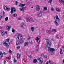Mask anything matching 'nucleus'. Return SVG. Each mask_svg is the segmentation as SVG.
<instances>
[{
    "instance_id": "nucleus-1",
    "label": "nucleus",
    "mask_w": 64,
    "mask_h": 64,
    "mask_svg": "<svg viewBox=\"0 0 64 64\" xmlns=\"http://www.w3.org/2000/svg\"><path fill=\"white\" fill-rule=\"evenodd\" d=\"M46 43L48 45L47 47H48L49 46H51L52 43L49 41V39H46Z\"/></svg>"
},
{
    "instance_id": "nucleus-2",
    "label": "nucleus",
    "mask_w": 64,
    "mask_h": 64,
    "mask_svg": "<svg viewBox=\"0 0 64 64\" xmlns=\"http://www.w3.org/2000/svg\"><path fill=\"white\" fill-rule=\"evenodd\" d=\"M11 11H10V13L11 14H12L13 13V10H14V12H15L16 11V9H15V8H11Z\"/></svg>"
},
{
    "instance_id": "nucleus-3",
    "label": "nucleus",
    "mask_w": 64,
    "mask_h": 64,
    "mask_svg": "<svg viewBox=\"0 0 64 64\" xmlns=\"http://www.w3.org/2000/svg\"><path fill=\"white\" fill-rule=\"evenodd\" d=\"M48 49L49 51H50L51 52H53V51H54L55 50V49L52 48H50V47H48Z\"/></svg>"
},
{
    "instance_id": "nucleus-4",
    "label": "nucleus",
    "mask_w": 64,
    "mask_h": 64,
    "mask_svg": "<svg viewBox=\"0 0 64 64\" xmlns=\"http://www.w3.org/2000/svg\"><path fill=\"white\" fill-rule=\"evenodd\" d=\"M54 18H56V20H57L56 21H58V22H60V19L58 18V16L57 15H56Z\"/></svg>"
},
{
    "instance_id": "nucleus-5",
    "label": "nucleus",
    "mask_w": 64,
    "mask_h": 64,
    "mask_svg": "<svg viewBox=\"0 0 64 64\" xmlns=\"http://www.w3.org/2000/svg\"><path fill=\"white\" fill-rule=\"evenodd\" d=\"M29 20L30 21H31L32 22H34V20L32 19V18L31 17H30L29 18H27V20Z\"/></svg>"
},
{
    "instance_id": "nucleus-6",
    "label": "nucleus",
    "mask_w": 64,
    "mask_h": 64,
    "mask_svg": "<svg viewBox=\"0 0 64 64\" xmlns=\"http://www.w3.org/2000/svg\"><path fill=\"white\" fill-rule=\"evenodd\" d=\"M11 28V26H6V29L7 30H10Z\"/></svg>"
},
{
    "instance_id": "nucleus-7",
    "label": "nucleus",
    "mask_w": 64,
    "mask_h": 64,
    "mask_svg": "<svg viewBox=\"0 0 64 64\" xmlns=\"http://www.w3.org/2000/svg\"><path fill=\"white\" fill-rule=\"evenodd\" d=\"M36 11H39L40 10V7H39V6L37 5L36 6Z\"/></svg>"
},
{
    "instance_id": "nucleus-8",
    "label": "nucleus",
    "mask_w": 64,
    "mask_h": 64,
    "mask_svg": "<svg viewBox=\"0 0 64 64\" xmlns=\"http://www.w3.org/2000/svg\"><path fill=\"white\" fill-rule=\"evenodd\" d=\"M3 44L4 46H6V47H8V46H9V45L8 44H7V43L4 42L3 43Z\"/></svg>"
},
{
    "instance_id": "nucleus-9",
    "label": "nucleus",
    "mask_w": 64,
    "mask_h": 64,
    "mask_svg": "<svg viewBox=\"0 0 64 64\" xmlns=\"http://www.w3.org/2000/svg\"><path fill=\"white\" fill-rule=\"evenodd\" d=\"M42 16V13H41V11L38 14V17H40Z\"/></svg>"
},
{
    "instance_id": "nucleus-10",
    "label": "nucleus",
    "mask_w": 64,
    "mask_h": 64,
    "mask_svg": "<svg viewBox=\"0 0 64 64\" xmlns=\"http://www.w3.org/2000/svg\"><path fill=\"white\" fill-rule=\"evenodd\" d=\"M36 40L37 41L38 43H39L40 42V40H39V39L38 38V37H36Z\"/></svg>"
},
{
    "instance_id": "nucleus-11",
    "label": "nucleus",
    "mask_w": 64,
    "mask_h": 64,
    "mask_svg": "<svg viewBox=\"0 0 64 64\" xmlns=\"http://www.w3.org/2000/svg\"><path fill=\"white\" fill-rule=\"evenodd\" d=\"M54 23L56 26H58V25H59L58 23L57 22L56 20H55L54 21Z\"/></svg>"
},
{
    "instance_id": "nucleus-12",
    "label": "nucleus",
    "mask_w": 64,
    "mask_h": 64,
    "mask_svg": "<svg viewBox=\"0 0 64 64\" xmlns=\"http://www.w3.org/2000/svg\"><path fill=\"white\" fill-rule=\"evenodd\" d=\"M28 42H26L24 45V46H28Z\"/></svg>"
},
{
    "instance_id": "nucleus-13",
    "label": "nucleus",
    "mask_w": 64,
    "mask_h": 64,
    "mask_svg": "<svg viewBox=\"0 0 64 64\" xmlns=\"http://www.w3.org/2000/svg\"><path fill=\"white\" fill-rule=\"evenodd\" d=\"M2 56H3V54L1 51L0 50V57H2Z\"/></svg>"
},
{
    "instance_id": "nucleus-14",
    "label": "nucleus",
    "mask_w": 64,
    "mask_h": 64,
    "mask_svg": "<svg viewBox=\"0 0 64 64\" xmlns=\"http://www.w3.org/2000/svg\"><path fill=\"white\" fill-rule=\"evenodd\" d=\"M24 9V7H22L20 8V11H23V10Z\"/></svg>"
},
{
    "instance_id": "nucleus-15",
    "label": "nucleus",
    "mask_w": 64,
    "mask_h": 64,
    "mask_svg": "<svg viewBox=\"0 0 64 64\" xmlns=\"http://www.w3.org/2000/svg\"><path fill=\"white\" fill-rule=\"evenodd\" d=\"M40 64H41L43 63V60L42 59L40 60Z\"/></svg>"
},
{
    "instance_id": "nucleus-16",
    "label": "nucleus",
    "mask_w": 64,
    "mask_h": 64,
    "mask_svg": "<svg viewBox=\"0 0 64 64\" xmlns=\"http://www.w3.org/2000/svg\"><path fill=\"white\" fill-rule=\"evenodd\" d=\"M59 2L60 3L62 2V3L64 4V0H59Z\"/></svg>"
},
{
    "instance_id": "nucleus-17",
    "label": "nucleus",
    "mask_w": 64,
    "mask_h": 64,
    "mask_svg": "<svg viewBox=\"0 0 64 64\" xmlns=\"http://www.w3.org/2000/svg\"><path fill=\"white\" fill-rule=\"evenodd\" d=\"M20 54H17V58H20Z\"/></svg>"
},
{
    "instance_id": "nucleus-18",
    "label": "nucleus",
    "mask_w": 64,
    "mask_h": 64,
    "mask_svg": "<svg viewBox=\"0 0 64 64\" xmlns=\"http://www.w3.org/2000/svg\"><path fill=\"white\" fill-rule=\"evenodd\" d=\"M60 54H62L63 53L62 52V49L60 48Z\"/></svg>"
},
{
    "instance_id": "nucleus-19",
    "label": "nucleus",
    "mask_w": 64,
    "mask_h": 64,
    "mask_svg": "<svg viewBox=\"0 0 64 64\" xmlns=\"http://www.w3.org/2000/svg\"><path fill=\"white\" fill-rule=\"evenodd\" d=\"M57 32V31L56 30V29H53V30L52 31H51L50 32Z\"/></svg>"
},
{
    "instance_id": "nucleus-20",
    "label": "nucleus",
    "mask_w": 64,
    "mask_h": 64,
    "mask_svg": "<svg viewBox=\"0 0 64 64\" xmlns=\"http://www.w3.org/2000/svg\"><path fill=\"white\" fill-rule=\"evenodd\" d=\"M31 29L32 30V31L33 32L34 31V29H35V28H34L33 27H32L31 28Z\"/></svg>"
},
{
    "instance_id": "nucleus-21",
    "label": "nucleus",
    "mask_w": 64,
    "mask_h": 64,
    "mask_svg": "<svg viewBox=\"0 0 64 64\" xmlns=\"http://www.w3.org/2000/svg\"><path fill=\"white\" fill-rule=\"evenodd\" d=\"M38 49H39V46L38 45H37L36 48V51H38Z\"/></svg>"
},
{
    "instance_id": "nucleus-22",
    "label": "nucleus",
    "mask_w": 64,
    "mask_h": 64,
    "mask_svg": "<svg viewBox=\"0 0 64 64\" xmlns=\"http://www.w3.org/2000/svg\"><path fill=\"white\" fill-rule=\"evenodd\" d=\"M37 60H36L35 59H34V63H36V62H37Z\"/></svg>"
},
{
    "instance_id": "nucleus-23",
    "label": "nucleus",
    "mask_w": 64,
    "mask_h": 64,
    "mask_svg": "<svg viewBox=\"0 0 64 64\" xmlns=\"http://www.w3.org/2000/svg\"><path fill=\"white\" fill-rule=\"evenodd\" d=\"M9 38H7L6 40V42H9Z\"/></svg>"
},
{
    "instance_id": "nucleus-24",
    "label": "nucleus",
    "mask_w": 64,
    "mask_h": 64,
    "mask_svg": "<svg viewBox=\"0 0 64 64\" xmlns=\"http://www.w3.org/2000/svg\"><path fill=\"white\" fill-rule=\"evenodd\" d=\"M8 52H9V54H11L12 53V51L10 50H9Z\"/></svg>"
},
{
    "instance_id": "nucleus-25",
    "label": "nucleus",
    "mask_w": 64,
    "mask_h": 64,
    "mask_svg": "<svg viewBox=\"0 0 64 64\" xmlns=\"http://www.w3.org/2000/svg\"><path fill=\"white\" fill-rule=\"evenodd\" d=\"M8 17H6L5 18V21H8Z\"/></svg>"
},
{
    "instance_id": "nucleus-26",
    "label": "nucleus",
    "mask_w": 64,
    "mask_h": 64,
    "mask_svg": "<svg viewBox=\"0 0 64 64\" xmlns=\"http://www.w3.org/2000/svg\"><path fill=\"white\" fill-rule=\"evenodd\" d=\"M12 31L13 33H14V32H15V30H14V28L12 29Z\"/></svg>"
},
{
    "instance_id": "nucleus-27",
    "label": "nucleus",
    "mask_w": 64,
    "mask_h": 64,
    "mask_svg": "<svg viewBox=\"0 0 64 64\" xmlns=\"http://www.w3.org/2000/svg\"><path fill=\"white\" fill-rule=\"evenodd\" d=\"M18 3V2H17V1H16L14 3L15 5H17Z\"/></svg>"
},
{
    "instance_id": "nucleus-28",
    "label": "nucleus",
    "mask_w": 64,
    "mask_h": 64,
    "mask_svg": "<svg viewBox=\"0 0 64 64\" xmlns=\"http://www.w3.org/2000/svg\"><path fill=\"white\" fill-rule=\"evenodd\" d=\"M56 11H58L59 12H60V9L59 8H57L56 9Z\"/></svg>"
},
{
    "instance_id": "nucleus-29",
    "label": "nucleus",
    "mask_w": 64,
    "mask_h": 64,
    "mask_svg": "<svg viewBox=\"0 0 64 64\" xmlns=\"http://www.w3.org/2000/svg\"><path fill=\"white\" fill-rule=\"evenodd\" d=\"M51 62V61L50 60H49L48 62H47L46 63V64H48V63H49Z\"/></svg>"
},
{
    "instance_id": "nucleus-30",
    "label": "nucleus",
    "mask_w": 64,
    "mask_h": 64,
    "mask_svg": "<svg viewBox=\"0 0 64 64\" xmlns=\"http://www.w3.org/2000/svg\"><path fill=\"white\" fill-rule=\"evenodd\" d=\"M44 10H47V7H45L44 8Z\"/></svg>"
},
{
    "instance_id": "nucleus-31",
    "label": "nucleus",
    "mask_w": 64,
    "mask_h": 64,
    "mask_svg": "<svg viewBox=\"0 0 64 64\" xmlns=\"http://www.w3.org/2000/svg\"><path fill=\"white\" fill-rule=\"evenodd\" d=\"M46 32H47V33H48V32H51V31H50V30H47L46 31Z\"/></svg>"
},
{
    "instance_id": "nucleus-32",
    "label": "nucleus",
    "mask_w": 64,
    "mask_h": 64,
    "mask_svg": "<svg viewBox=\"0 0 64 64\" xmlns=\"http://www.w3.org/2000/svg\"><path fill=\"white\" fill-rule=\"evenodd\" d=\"M48 2H49V3H51L52 2V0H50L49 1H48Z\"/></svg>"
},
{
    "instance_id": "nucleus-33",
    "label": "nucleus",
    "mask_w": 64,
    "mask_h": 64,
    "mask_svg": "<svg viewBox=\"0 0 64 64\" xmlns=\"http://www.w3.org/2000/svg\"><path fill=\"white\" fill-rule=\"evenodd\" d=\"M2 35H5V32H2Z\"/></svg>"
},
{
    "instance_id": "nucleus-34",
    "label": "nucleus",
    "mask_w": 64,
    "mask_h": 64,
    "mask_svg": "<svg viewBox=\"0 0 64 64\" xmlns=\"http://www.w3.org/2000/svg\"><path fill=\"white\" fill-rule=\"evenodd\" d=\"M16 16H17V14H13V16H14V17Z\"/></svg>"
},
{
    "instance_id": "nucleus-35",
    "label": "nucleus",
    "mask_w": 64,
    "mask_h": 64,
    "mask_svg": "<svg viewBox=\"0 0 64 64\" xmlns=\"http://www.w3.org/2000/svg\"><path fill=\"white\" fill-rule=\"evenodd\" d=\"M25 4H22V7H24V6H25Z\"/></svg>"
},
{
    "instance_id": "nucleus-36",
    "label": "nucleus",
    "mask_w": 64,
    "mask_h": 64,
    "mask_svg": "<svg viewBox=\"0 0 64 64\" xmlns=\"http://www.w3.org/2000/svg\"><path fill=\"white\" fill-rule=\"evenodd\" d=\"M19 44V42L18 41L16 42V45H18Z\"/></svg>"
},
{
    "instance_id": "nucleus-37",
    "label": "nucleus",
    "mask_w": 64,
    "mask_h": 64,
    "mask_svg": "<svg viewBox=\"0 0 64 64\" xmlns=\"http://www.w3.org/2000/svg\"><path fill=\"white\" fill-rule=\"evenodd\" d=\"M22 4H19V6H20V7H22Z\"/></svg>"
},
{
    "instance_id": "nucleus-38",
    "label": "nucleus",
    "mask_w": 64,
    "mask_h": 64,
    "mask_svg": "<svg viewBox=\"0 0 64 64\" xmlns=\"http://www.w3.org/2000/svg\"><path fill=\"white\" fill-rule=\"evenodd\" d=\"M14 62H16V61H17V60L15 59V58H14Z\"/></svg>"
},
{
    "instance_id": "nucleus-39",
    "label": "nucleus",
    "mask_w": 64,
    "mask_h": 64,
    "mask_svg": "<svg viewBox=\"0 0 64 64\" xmlns=\"http://www.w3.org/2000/svg\"><path fill=\"white\" fill-rule=\"evenodd\" d=\"M24 42V40H22L20 41L21 43H23V42Z\"/></svg>"
},
{
    "instance_id": "nucleus-40",
    "label": "nucleus",
    "mask_w": 64,
    "mask_h": 64,
    "mask_svg": "<svg viewBox=\"0 0 64 64\" xmlns=\"http://www.w3.org/2000/svg\"><path fill=\"white\" fill-rule=\"evenodd\" d=\"M41 56H43V57H44L45 56V55H44V54H41Z\"/></svg>"
},
{
    "instance_id": "nucleus-41",
    "label": "nucleus",
    "mask_w": 64,
    "mask_h": 64,
    "mask_svg": "<svg viewBox=\"0 0 64 64\" xmlns=\"http://www.w3.org/2000/svg\"><path fill=\"white\" fill-rule=\"evenodd\" d=\"M20 48V46H19L17 47V48L19 49Z\"/></svg>"
},
{
    "instance_id": "nucleus-42",
    "label": "nucleus",
    "mask_w": 64,
    "mask_h": 64,
    "mask_svg": "<svg viewBox=\"0 0 64 64\" xmlns=\"http://www.w3.org/2000/svg\"><path fill=\"white\" fill-rule=\"evenodd\" d=\"M11 58V56H9V57H8V59H9V60H10V59Z\"/></svg>"
},
{
    "instance_id": "nucleus-43",
    "label": "nucleus",
    "mask_w": 64,
    "mask_h": 64,
    "mask_svg": "<svg viewBox=\"0 0 64 64\" xmlns=\"http://www.w3.org/2000/svg\"><path fill=\"white\" fill-rule=\"evenodd\" d=\"M4 9H5V10H6V9H7V8L6 6H4Z\"/></svg>"
},
{
    "instance_id": "nucleus-44",
    "label": "nucleus",
    "mask_w": 64,
    "mask_h": 64,
    "mask_svg": "<svg viewBox=\"0 0 64 64\" xmlns=\"http://www.w3.org/2000/svg\"><path fill=\"white\" fill-rule=\"evenodd\" d=\"M51 40L52 41H54V38H52L51 39Z\"/></svg>"
},
{
    "instance_id": "nucleus-45",
    "label": "nucleus",
    "mask_w": 64,
    "mask_h": 64,
    "mask_svg": "<svg viewBox=\"0 0 64 64\" xmlns=\"http://www.w3.org/2000/svg\"><path fill=\"white\" fill-rule=\"evenodd\" d=\"M10 10V8H6V10Z\"/></svg>"
},
{
    "instance_id": "nucleus-46",
    "label": "nucleus",
    "mask_w": 64,
    "mask_h": 64,
    "mask_svg": "<svg viewBox=\"0 0 64 64\" xmlns=\"http://www.w3.org/2000/svg\"><path fill=\"white\" fill-rule=\"evenodd\" d=\"M18 20H21V18H18Z\"/></svg>"
},
{
    "instance_id": "nucleus-47",
    "label": "nucleus",
    "mask_w": 64,
    "mask_h": 64,
    "mask_svg": "<svg viewBox=\"0 0 64 64\" xmlns=\"http://www.w3.org/2000/svg\"><path fill=\"white\" fill-rule=\"evenodd\" d=\"M46 58H47V56L45 55H44V56Z\"/></svg>"
},
{
    "instance_id": "nucleus-48",
    "label": "nucleus",
    "mask_w": 64,
    "mask_h": 64,
    "mask_svg": "<svg viewBox=\"0 0 64 64\" xmlns=\"http://www.w3.org/2000/svg\"><path fill=\"white\" fill-rule=\"evenodd\" d=\"M51 10L52 11H53L54 10V8H51Z\"/></svg>"
},
{
    "instance_id": "nucleus-49",
    "label": "nucleus",
    "mask_w": 64,
    "mask_h": 64,
    "mask_svg": "<svg viewBox=\"0 0 64 64\" xmlns=\"http://www.w3.org/2000/svg\"><path fill=\"white\" fill-rule=\"evenodd\" d=\"M30 39V37H29L28 38V40H29Z\"/></svg>"
},
{
    "instance_id": "nucleus-50",
    "label": "nucleus",
    "mask_w": 64,
    "mask_h": 64,
    "mask_svg": "<svg viewBox=\"0 0 64 64\" xmlns=\"http://www.w3.org/2000/svg\"><path fill=\"white\" fill-rule=\"evenodd\" d=\"M56 37H58V36H59V35H58V34H56Z\"/></svg>"
},
{
    "instance_id": "nucleus-51",
    "label": "nucleus",
    "mask_w": 64,
    "mask_h": 64,
    "mask_svg": "<svg viewBox=\"0 0 64 64\" xmlns=\"http://www.w3.org/2000/svg\"><path fill=\"white\" fill-rule=\"evenodd\" d=\"M22 25H24V22H22Z\"/></svg>"
},
{
    "instance_id": "nucleus-52",
    "label": "nucleus",
    "mask_w": 64,
    "mask_h": 64,
    "mask_svg": "<svg viewBox=\"0 0 64 64\" xmlns=\"http://www.w3.org/2000/svg\"><path fill=\"white\" fill-rule=\"evenodd\" d=\"M19 36H18V37H17V38H18V39H19Z\"/></svg>"
},
{
    "instance_id": "nucleus-53",
    "label": "nucleus",
    "mask_w": 64,
    "mask_h": 64,
    "mask_svg": "<svg viewBox=\"0 0 64 64\" xmlns=\"http://www.w3.org/2000/svg\"><path fill=\"white\" fill-rule=\"evenodd\" d=\"M6 60H4V64H6Z\"/></svg>"
},
{
    "instance_id": "nucleus-54",
    "label": "nucleus",
    "mask_w": 64,
    "mask_h": 64,
    "mask_svg": "<svg viewBox=\"0 0 64 64\" xmlns=\"http://www.w3.org/2000/svg\"><path fill=\"white\" fill-rule=\"evenodd\" d=\"M2 18V16H0V20L1 19V18Z\"/></svg>"
},
{
    "instance_id": "nucleus-55",
    "label": "nucleus",
    "mask_w": 64,
    "mask_h": 64,
    "mask_svg": "<svg viewBox=\"0 0 64 64\" xmlns=\"http://www.w3.org/2000/svg\"><path fill=\"white\" fill-rule=\"evenodd\" d=\"M3 14H5V12H4V11L3 12Z\"/></svg>"
},
{
    "instance_id": "nucleus-56",
    "label": "nucleus",
    "mask_w": 64,
    "mask_h": 64,
    "mask_svg": "<svg viewBox=\"0 0 64 64\" xmlns=\"http://www.w3.org/2000/svg\"><path fill=\"white\" fill-rule=\"evenodd\" d=\"M20 38H21V39H22V36H20Z\"/></svg>"
},
{
    "instance_id": "nucleus-57",
    "label": "nucleus",
    "mask_w": 64,
    "mask_h": 64,
    "mask_svg": "<svg viewBox=\"0 0 64 64\" xmlns=\"http://www.w3.org/2000/svg\"><path fill=\"white\" fill-rule=\"evenodd\" d=\"M20 26H21V27H23V26L22 25V24H20Z\"/></svg>"
},
{
    "instance_id": "nucleus-58",
    "label": "nucleus",
    "mask_w": 64,
    "mask_h": 64,
    "mask_svg": "<svg viewBox=\"0 0 64 64\" xmlns=\"http://www.w3.org/2000/svg\"><path fill=\"white\" fill-rule=\"evenodd\" d=\"M4 54V55H5V54H6V53L5 52H4L3 53Z\"/></svg>"
},
{
    "instance_id": "nucleus-59",
    "label": "nucleus",
    "mask_w": 64,
    "mask_h": 64,
    "mask_svg": "<svg viewBox=\"0 0 64 64\" xmlns=\"http://www.w3.org/2000/svg\"><path fill=\"white\" fill-rule=\"evenodd\" d=\"M5 33H6V34H7V31H6L5 32Z\"/></svg>"
},
{
    "instance_id": "nucleus-60",
    "label": "nucleus",
    "mask_w": 64,
    "mask_h": 64,
    "mask_svg": "<svg viewBox=\"0 0 64 64\" xmlns=\"http://www.w3.org/2000/svg\"><path fill=\"white\" fill-rule=\"evenodd\" d=\"M29 57H30V58H31L32 57V56H29Z\"/></svg>"
},
{
    "instance_id": "nucleus-61",
    "label": "nucleus",
    "mask_w": 64,
    "mask_h": 64,
    "mask_svg": "<svg viewBox=\"0 0 64 64\" xmlns=\"http://www.w3.org/2000/svg\"><path fill=\"white\" fill-rule=\"evenodd\" d=\"M38 60H40L41 59H40L39 58H38Z\"/></svg>"
},
{
    "instance_id": "nucleus-62",
    "label": "nucleus",
    "mask_w": 64,
    "mask_h": 64,
    "mask_svg": "<svg viewBox=\"0 0 64 64\" xmlns=\"http://www.w3.org/2000/svg\"><path fill=\"white\" fill-rule=\"evenodd\" d=\"M63 63H64V59L63 60Z\"/></svg>"
},
{
    "instance_id": "nucleus-63",
    "label": "nucleus",
    "mask_w": 64,
    "mask_h": 64,
    "mask_svg": "<svg viewBox=\"0 0 64 64\" xmlns=\"http://www.w3.org/2000/svg\"><path fill=\"white\" fill-rule=\"evenodd\" d=\"M42 30H43V31L44 30V29H42Z\"/></svg>"
},
{
    "instance_id": "nucleus-64",
    "label": "nucleus",
    "mask_w": 64,
    "mask_h": 64,
    "mask_svg": "<svg viewBox=\"0 0 64 64\" xmlns=\"http://www.w3.org/2000/svg\"><path fill=\"white\" fill-rule=\"evenodd\" d=\"M33 8V7H32V8Z\"/></svg>"
}]
</instances>
